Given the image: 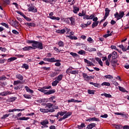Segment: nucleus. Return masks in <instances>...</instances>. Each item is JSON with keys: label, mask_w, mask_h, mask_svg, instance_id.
<instances>
[{"label": "nucleus", "mask_w": 129, "mask_h": 129, "mask_svg": "<svg viewBox=\"0 0 129 129\" xmlns=\"http://www.w3.org/2000/svg\"><path fill=\"white\" fill-rule=\"evenodd\" d=\"M41 106L42 108L39 109L40 112L48 113V109L52 108V107H53V104H51L50 103H42Z\"/></svg>", "instance_id": "obj_1"}, {"label": "nucleus", "mask_w": 129, "mask_h": 129, "mask_svg": "<svg viewBox=\"0 0 129 129\" xmlns=\"http://www.w3.org/2000/svg\"><path fill=\"white\" fill-rule=\"evenodd\" d=\"M27 43L32 44V49H40L42 50L43 49V44L42 42H39L38 41H35L34 40H28Z\"/></svg>", "instance_id": "obj_2"}, {"label": "nucleus", "mask_w": 129, "mask_h": 129, "mask_svg": "<svg viewBox=\"0 0 129 129\" xmlns=\"http://www.w3.org/2000/svg\"><path fill=\"white\" fill-rule=\"evenodd\" d=\"M38 91H40V92H43L44 94H45L46 95H49L50 94L55 93V90H51L47 91V90H45V88H44V87L39 88L38 89Z\"/></svg>", "instance_id": "obj_3"}, {"label": "nucleus", "mask_w": 129, "mask_h": 129, "mask_svg": "<svg viewBox=\"0 0 129 129\" xmlns=\"http://www.w3.org/2000/svg\"><path fill=\"white\" fill-rule=\"evenodd\" d=\"M123 16H124V12H123V11L119 12V14L116 12V14H114V17L117 20H120V19L123 18Z\"/></svg>", "instance_id": "obj_4"}, {"label": "nucleus", "mask_w": 129, "mask_h": 129, "mask_svg": "<svg viewBox=\"0 0 129 129\" xmlns=\"http://www.w3.org/2000/svg\"><path fill=\"white\" fill-rule=\"evenodd\" d=\"M13 118H15V119H17L18 120H28L29 119V118L25 117H18V115H13Z\"/></svg>", "instance_id": "obj_5"}, {"label": "nucleus", "mask_w": 129, "mask_h": 129, "mask_svg": "<svg viewBox=\"0 0 129 129\" xmlns=\"http://www.w3.org/2000/svg\"><path fill=\"white\" fill-rule=\"evenodd\" d=\"M71 114H72V112H68L67 114L64 115L62 117L59 118L58 119V121H62V120H63L64 119H66V118H68V117H69V116H70V115H71Z\"/></svg>", "instance_id": "obj_6"}, {"label": "nucleus", "mask_w": 129, "mask_h": 129, "mask_svg": "<svg viewBox=\"0 0 129 129\" xmlns=\"http://www.w3.org/2000/svg\"><path fill=\"white\" fill-rule=\"evenodd\" d=\"M83 77L84 78V80L86 81H89L91 79H93V77L92 76H89L86 73H83Z\"/></svg>", "instance_id": "obj_7"}, {"label": "nucleus", "mask_w": 129, "mask_h": 129, "mask_svg": "<svg viewBox=\"0 0 129 129\" xmlns=\"http://www.w3.org/2000/svg\"><path fill=\"white\" fill-rule=\"evenodd\" d=\"M72 36H74V32H71L70 34L69 35L67 36V37L70 38L71 40H78V38H77V37Z\"/></svg>", "instance_id": "obj_8"}, {"label": "nucleus", "mask_w": 129, "mask_h": 129, "mask_svg": "<svg viewBox=\"0 0 129 129\" xmlns=\"http://www.w3.org/2000/svg\"><path fill=\"white\" fill-rule=\"evenodd\" d=\"M13 93L12 92L7 91L0 93L1 96H7V95H11Z\"/></svg>", "instance_id": "obj_9"}, {"label": "nucleus", "mask_w": 129, "mask_h": 129, "mask_svg": "<svg viewBox=\"0 0 129 129\" xmlns=\"http://www.w3.org/2000/svg\"><path fill=\"white\" fill-rule=\"evenodd\" d=\"M54 15V14L53 13V12H51L49 14V16H50V17H49V19H51V20H56V21H60V18L59 17H56L55 16H52Z\"/></svg>", "instance_id": "obj_10"}, {"label": "nucleus", "mask_w": 129, "mask_h": 129, "mask_svg": "<svg viewBox=\"0 0 129 129\" xmlns=\"http://www.w3.org/2000/svg\"><path fill=\"white\" fill-rule=\"evenodd\" d=\"M29 12H33V13H37V9L35 6L31 5L28 9Z\"/></svg>", "instance_id": "obj_11"}, {"label": "nucleus", "mask_w": 129, "mask_h": 129, "mask_svg": "<svg viewBox=\"0 0 129 129\" xmlns=\"http://www.w3.org/2000/svg\"><path fill=\"white\" fill-rule=\"evenodd\" d=\"M84 61L87 64V66H95V64H94V63L88 60L87 59H84Z\"/></svg>", "instance_id": "obj_12"}, {"label": "nucleus", "mask_w": 129, "mask_h": 129, "mask_svg": "<svg viewBox=\"0 0 129 129\" xmlns=\"http://www.w3.org/2000/svg\"><path fill=\"white\" fill-rule=\"evenodd\" d=\"M117 63V59H116L115 58H112L110 61V64L113 66V67H114L116 66V64Z\"/></svg>", "instance_id": "obj_13"}, {"label": "nucleus", "mask_w": 129, "mask_h": 129, "mask_svg": "<svg viewBox=\"0 0 129 129\" xmlns=\"http://www.w3.org/2000/svg\"><path fill=\"white\" fill-rule=\"evenodd\" d=\"M96 125V123H91L89 124V125H88V126H87V129H92V128H93V127H95Z\"/></svg>", "instance_id": "obj_14"}, {"label": "nucleus", "mask_w": 129, "mask_h": 129, "mask_svg": "<svg viewBox=\"0 0 129 129\" xmlns=\"http://www.w3.org/2000/svg\"><path fill=\"white\" fill-rule=\"evenodd\" d=\"M60 60L59 59H56V58H55L54 57H51L50 58H49V61L48 62H50L51 63L53 62H60Z\"/></svg>", "instance_id": "obj_15"}, {"label": "nucleus", "mask_w": 129, "mask_h": 129, "mask_svg": "<svg viewBox=\"0 0 129 129\" xmlns=\"http://www.w3.org/2000/svg\"><path fill=\"white\" fill-rule=\"evenodd\" d=\"M105 19H106L109 15V12H110V10H109L108 8H106L105 10Z\"/></svg>", "instance_id": "obj_16"}, {"label": "nucleus", "mask_w": 129, "mask_h": 129, "mask_svg": "<svg viewBox=\"0 0 129 129\" xmlns=\"http://www.w3.org/2000/svg\"><path fill=\"white\" fill-rule=\"evenodd\" d=\"M101 96H105L107 98H111V97H112L111 95L107 94L106 93L101 94Z\"/></svg>", "instance_id": "obj_17"}, {"label": "nucleus", "mask_w": 129, "mask_h": 129, "mask_svg": "<svg viewBox=\"0 0 129 129\" xmlns=\"http://www.w3.org/2000/svg\"><path fill=\"white\" fill-rule=\"evenodd\" d=\"M1 4H2L3 6H7V5H10L11 2L9 0L2 1Z\"/></svg>", "instance_id": "obj_18"}, {"label": "nucleus", "mask_w": 129, "mask_h": 129, "mask_svg": "<svg viewBox=\"0 0 129 129\" xmlns=\"http://www.w3.org/2000/svg\"><path fill=\"white\" fill-rule=\"evenodd\" d=\"M60 73V72L59 71L51 73L50 74L51 77H55V76H57L58 74Z\"/></svg>", "instance_id": "obj_19"}, {"label": "nucleus", "mask_w": 129, "mask_h": 129, "mask_svg": "<svg viewBox=\"0 0 129 129\" xmlns=\"http://www.w3.org/2000/svg\"><path fill=\"white\" fill-rule=\"evenodd\" d=\"M111 55L112 59H116L117 58V53L116 51H113Z\"/></svg>", "instance_id": "obj_20"}, {"label": "nucleus", "mask_w": 129, "mask_h": 129, "mask_svg": "<svg viewBox=\"0 0 129 129\" xmlns=\"http://www.w3.org/2000/svg\"><path fill=\"white\" fill-rule=\"evenodd\" d=\"M40 124H41V125H47V124H49V121H48V120L45 119L41 122Z\"/></svg>", "instance_id": "obj_21"}, {"label": "nucleus", "mask_w": 129, "mask_h": 129, "mask_svg": "<svg viewBox=\"0 0 129 129\" xmlns=\"http://www.w3.org/2000/svg\"><path fill=\"white\" fill-rule=\"evenodd\" d=\"M66 32V30L65 29L62 30H57L56 31V33L57 34H64Z\"/></svg>", "instance_id": "obj_22"}, {"label": "nucleus", "mask_w": 129, "mask_h": 129, "mask_svg": "<svg viewBox=\"0 0 129 129\" xmlns=\"http://www.w3.org/2000/svg\"><path fill=\"white\" fill-rule=\"evenodd\" d=\"M70 21H71V24L73 26H74L75 25V18L73 17H71L69 18Z\"/></svg>", "instance_id": "obj_23"}, {"label": "nucleus", "mask_w": 129, "mask_h": 129, "mask_svg": "<svg viewBox=\"0 0 129 129\" xmlns=\"http://www.w3.org/2000/svg\"><path fill=\"white\" fill-rule=\"evenodd\" d=\"M98 24H99V21H96V22H93L92 25V28H93V29H94V28H95V27H97V26L98 25Z\"/></svg>", "instance_id": "obj_24"}, {"label": "nucleus", "mask_w": 129, "mask_h": 129, "mask_svg": "<svg viewBox=\"0 0 129 129\" xmlns=\"http://www.w3.org/2000/svg\"><path fill=\"white\" fill-rule=\"evenodd\" d=\"M25 88L27 92H30V93H34V91H33V90H31L30 89H29V87L26 86L25 87Z\"/></svg>", "instance_id": "obj_25"}, {"label": "nucleus", "mask_w": 129, "mask_h": 129, "mask_svg": "<svg viewBox=\"0 0 129 129\" xmlns=\"http://www.w3.org/2000/svg\"><path fill=\"white\" fill-rule=\"evenodd\" d=\"M16 78L19 79V80H23L24 79V77L21 74H17L16 75Z\"/></svg>", "instance_id": "obj_26"}, {"label": "nucleus", "mask_w": 129, "mask_h": 129, "mask_svg": "<svg viewBox=\"0 0 129 129\" xmlns=\"http://www.w3.org/2000/svg\"><path fill=\"white\" fill-rule=\"evenodd\" d=\"M78 12H79V8L76 7V6H74L73 12L75 14H77V13H78Z\"/></svg>", "instance_id": "obj_27"}, {"label": "nucleus", "mask_w": 129, "mask_h": 129, "mask_svg": "<svg viewBox=\"0 0 129 129\" xmlns=\"http://www.w3.org/2000/svg\"><path fill=\"white\" fill-rule=\"evenodd\" d=\"M119 90L121 91V92H128L127 91H126V90H125V89H124V88L122 87H120L119 86L118 87Z\"/></svg>", "instance_id": "obj_28"}, {"label": "nucleus", "mask_w": 129, "mask_h": 129, "mask_svg": "<svg viewBox=\"0 0 129 129\" xmlns=\"http://www.w3.org/2000/svg\"><path fill=\"white\" fill-rule=\"evenodd\" d=\"M102 86H110V83L108 82H104L101 84Z\"/></svg>", "instance_id": "obj_29"}, {"label": "nucleus", "mask_w": 129, "mask_h": 129, "mask_svg": "<svg viewBox=\"0 0 129 129\" xmlns=\"http://www.w3.org/2000/svg\"><path fill=\"white\" fill-rule=\"evenodd\" d=\"M32 48V46H26L23 48V51H29V50H31Z\"/></svg>", "instance_id": "obj_30"}, {"label": "nucleus", "mask_w": 129, "mask_h": 129, "mask_svg": "<svg viewBox=\"0 0 129 129\" xmlns=\"http://www.w3.org/2000/svg\"><path fill=\"white\" fill-rule=\"evenodd\" d=\"M67 113H68V112H67V111H60V112H58V114H59V115H60V116H63V115H65V114H67Z\"/></svg>", "instance_id": "obj_31"}, {"label": "nucleus", "mask_w": 129, "mask_h": 129, "mask_svg": "<svg viewBox=\"0 0 129 129\" xmlns=\"http://www.w3.org/2000/svg\"><path fill=\"white\" fill-rule=\"evenodd\" d=\"M62 78H63V75H60L58 76H57L56 80L59 82V81H61V80H62Z\"/></svg>", "instance_id": "obj_32"}, {"label": "nucleus", "mask_w": 129, "mask_h": 129, "mask_svg": "<svg viewBox=\"0 0 129 129\" xmlns=\"http://www.w3.org/2000/svg\"><path fill=\"white\" fill-rule=\"evenodd\" d=\"M22 68H25L26 70L29 69V65L27 63H24L22 65Z\"/></svg>", "instance_id": "obj_33"}, {"label": "nucleus", "mask_w": 129, "mask_h": 129, "mask_svg": "<svg viewBox=\"0 0 129 129\" xmlns=\"http://www.w3.org/2000/svg\"><path fill=\"white\" fill-rule=\"evenodd\" d=\"M88 42L90 43V44H92V43H94V40L92 39L91 37H89L87 39Z\"/></svg>", "instance_id": "obj_34"}, {"label": "nucleus", "mask_w": 129, "mask_h": 129, "mask_svg": "<svg viewBox=\"0 0 129 129\" xmlns=\"http://www.w3.org/2000/svg\"><path fill=\"white\" fill-rule=\"evenodd\" d=\"M119 48L122 49V51H126V48L123 46V45L121 44L118 46Z\"/></svg>", "instance_id": "obj_35"}, {"label": "nucleus", "mask_w": 129, "mask_h": 129, "mask_svg": "<svg viewBox=\"0 0 129 129\" xmlns=\"http://www.w3.org/2000/svg\"><path fill=\"white\" fill-rule=\"evenodd\" d=\"M23 96L25 98H27V99H31V98H32V96L28 94H24Z\"/></svg>", "instance_id": "obj_36"}, {"label": "nucleus", "mask_w": 129, "mask_h": 129, "mask_svg": "<svg viewBox=\"0 0 129 129\" xmlns=\"http://www.w3.org/2000/svg\"><path fill=\"white\" fill-rule=\"evenodd\" d=\"M58 83H59V82H58V81H57V80H56L52 82V86H57V84H58Z\"/></svg>", "instance_id": "obj_37"}, {"label": "nucleus", "mask_w": 129, "mask_h": 129, "mask_svg": "<svg viewBox=\"0 0 129 129\" xmlns=\"http://www.w3.org/2000/svg\"><path fill=\"white\" fill-rule=\"evenodd\" d=\"M83 127H85V124L84 123H82L80 125H78V128L79 129H82Z\"/></svg>", "instance_id": "obj_38"}, {"label": "nucleus", "mask_w": 129, "mask_h": 129, "mask_svg": "<svg viewBox=\"0 0 129 129\" xmlns=\"http://www.w3.org/2000/svg\"><path fill=\"white\" fill-rule=\"evenodd\" d=\"M78 54H79L80 55H85L86 52L83 50H81L79 51Z\"/></svg>", "instance_id": "obj_39"}, {"label": "nucleus", "mask_w": 129, "mask_h": 129, "mask_svg": "<svg viewBox=\"0 0 129 129\" xmlns=\"http://www.w3.org/2000/svg\"><path fill=\"white\" fill-rule=\"evenodd\" d=\"M15 60H17V57H11L8 59V62H12V61H15Z\"/></svg>", "instance_id": "obj_40"}, {"label": "nucleus", "mask_w": 129, "mask_h": 129, "mask_svg": "<svg viewBox=\"0 0 129 129\" xmlns=\"http://www.w3.org/2000/svg\"><path fill=\"white\" fill-rule=\"evenodd\" d=\"M11 115L10 113L9 114H6L3 115V117H2V119H5V118H7V117H9V116H10V115Z\"/></svg>", "instance_id": "obj_41"}, {"label": "nucleus", "mask_w": 129, "mask_h": 129, "mask_svg": "<svg viewBox=\"0 0 129 129\" xmlns=\"http://www.w3.org/2000/svg\"><path fill=\"white\" fill-rule=\"evenodd\" d=\"M58 45L59 46V47H64V42H63L62 41H59L58 42Z\"/></svg>", "instance_id": "obj_42"}, {"label": "nucleus", "mask_w": 129, "mask_h": 129, "mask_svg": "<svg viewBox=\"0 0 129 129\" xmlns=\"http://www.w3.org/2000/svg\"><path fill=\"white\" fill-rule=\"evenodd\" d=\"M16 99H17V97H14L10 98L9 99V100L10 101H11V102H14V101L16 100Z\"/></svg>", "instance_id": "obj_43"}, {"label": "nucleus", "mask_w": 129, "mask_h": 129, "mask_svg": "<svg viewBox=\"0 0 129 129\" xmlns=\"http://www.w3.org/2000/svg\"><path fill=\"white\" fill-rule=\"evenodd\" d=\"M88 50L89 52H95V51H96V49L94 48H89Z\"/></svg>", "instance_id": "obj_44"}, {"label": "nucleus", "mask_w": 129, "mask_h": 129, "mask_svg": "<svg viewBox=\"0 0 129 129\" xmlns=\"http://www.w3.org/2000/svg\"><path fill=\"white\" fill-rule=\"evenodd\" d=\"M1 25H2V26H4V27H6L7 29H9V25H8V24L5 23H1Z\"/></svg>", "instance_id": "obj_45"}, {"label": "nucleus", "mask_w": 129, "mask_h": 129, "mask_svg": "<svg viewBox=\"0 0 129 129\" xmlns=\"http://www.w3.org/2000/svg\"><path fill=\"white\" fill-rule=\"evenodd\" d=\"M14 24L15 28H17V27H18L20 25V23L17 21H14Z\"/></svg>", "instance_id": "obj_46"}, {"label": "nucleus", "mask_w": 129, "mask_h": 129, "mask_svg": "<svg viewBox=\"0 0 129 129\" xmlns=\"http://www.w3.org/2000/svg\"><path fill=\"white\" fill-rule=\"evenodd\" d=\"M72 69L73 68L71 67L68 69L66 71L67 74H68V73H70L71 71H72Z\"/></svg>", "instance_id": "obj_47"}, {"label": "nucleus", "mask_w": 129, "mask_h": 129, "mask_svg": "<svg viewBox=\"0 0 129 129\" xmlns=\"http://www.w3.org/2000/svg\"><path fill=\"white\" fill-rule=\"evenodd\" d=\"M6 79H7V77L5 76L0 77V81H4V80H6Z\"/></svg>", "instance_id": "obj_48"}, {"label": "nucleus", "mask_w": 129, "mask_h": 129, "mask_svg": "<svg viewBox=\"0 0 129 129\" xmlns=\"http://www.w3.org/2000/svg\"><path fill=\"white\" fill-rule=\"evenodd\" d=\"M111 49H113L114 50H115L116 51H118V49L116 48V46L115 45H111L110 46Z\"/></svg>", "instance_id": "obj_49"}, {"label": "nucleus", "mask_w": 129, "mask_h": 129, "mask_svg": "<svg viewBox=\"0 0 129 129\" xmlns=\"http://www.w3.org/2000/svg\"><path fill=\"white\" fill-rule=\"evenodd\" d=\"M70 54L72 55L73 57H77V56H78V54H77V53L72 52L70 53Z\"/></svg>", "instance_id": "obj_50"}, {"label": "nucleus", "mask_w": 129, "mask_h": 129, "mask_svg": "<svg viewBox=\"0 0 129 129\" xmlns=\"http://www.w3.org/2000/svg\"><path fill=\"white\" fill-rule=\"evenodd\" d=\"M92 121H99V119H98L96 117H92Z\"/></svg>", "instance_id": "obj_51"}, {"label": "nucleus", "mask_w": 129, "mask_h": 129, "mask_svg": "<svg viewBox=\"0 0 129 129\" xmlns=\"http://www.w3.org/2000/svg\"><path fill=\"white\" fill-rule=\"evenodd\" d=\"M110 36H112L111 33L105 34L103 35V37H104V38H107L108 37H110Z\"/></svg>", "instance_id": "obj_52"}, {"label": "nucleus", "mask_w": 129, "mask_h": 129, "mask_svg": "<svg viewBox=\"0 0 129 129\" xmlns=\"http://www.w3.org/2000/svg\"><path fill=\"white\" fill-rule=\"evenodd\" d=\"M88 93L89 94H94V91L91 90H88Z\"/></svg>", "instance_id": "obj_53"}, {"label": "nucleus", "mask_w": 129, "mask_h": 129, "mask_svg": "<svg viewBox=\"0 0 129 129\" xmlns=\"http://www.w3.org/2000/svg\"><path fill=\"white\" fill-rule=\"evenodd\" d=\"M53 49L55 50L56 52H59V53H60V52H61V51H63L62 50H59V49L57 48V47H54Z\"/></svg>", "instance_id": "obj_54"}, {"label": "nucleus", "mask_w": 129, "mask_h": 129, "mask_svg": "<svg viewBox=\"0 0 129 129\" xmlns=\"http://www.w3.org/2000/svg\"><path fill=\"white\" fill-rule=\"evenodd\" d=\"M95 17V14H92L90 16H89V20H92Z\"/></svg>", "instance_id": "obj_55"}, {"label": "nucleus", "mask_w": 129, "mask_h": 129, "mask_svg": "<svg viewBox=\"0 0 129 129\" xmlns=\"http://www.w3.org/2000/svg\"><path fill=\"white\" fill-rule=\"evenodd\" d=\"M64 22H66V23H67V24L70 25V19H69V18L65 19Z\"/></svg>", "instance_id": "obj_56"}, {"label": "nucleus", "mask_w": 129, "mask_h": 129, "mask_svg": "<svg viewBox=\"0 0 129 129\" xmlns=\"http://www.w3.org/2000/svg\"><path fill=\"white\" fill-rule=\"evenodd\" d=\"M105 77L106 78H107L108 79H111V78H113V77H112V76L109 75L105 76Z\"/></svg>", "instance_id": "obj_57"}, {"label": "nucleus", "mask_w": 129, "mask_h": 129, "mask_svg": "<svg viewBox=\"0 0 129 129\" xmlns=\"http://www.w3.org/2000/svg\"><path fill=\"white\" fill-rule=\"evenodd\" d=\"M114 114H115L116 115H121L122 116L124 115V114H123V113L119 112H115L114 113Z\"/></svg>", "instance_id": "obj_58"}, {"label": "nucleus", "mask_w": 129, "mask_h": 129, "mask_svg": "<svg viewBox=\"0 0 129 129\" xmlns=\"http://www.w3.org/2000/svg\"><path fill=\"white\" fill-rule=\"evenodd\" d=\"M108 117V115H107V114H105L104 115H102L100 116V117H103L104 118H107V117Z\"/></svg>", "instance_id": "obj_59"}, {"label": "nucleus", "mask_w": 129, "mask_h": 129, "mask_svg": "<svg viewBox=\"0 0 129 129\" xmlns=\"http://www.w3.org/2000/svg\"><path fill=\"white\" fill-rule=\"evenodd\" d=\"M12 33H13V34H15V35H18V34H19V32H18L17 30H13V31H12Z\"/></svg>", "instance_id": "obj_60"}, {"label": "nucleus", "mask_w": 129, "mask_h": 129, "mask_svg": "<svg viewBox=\"0 0 129 129\" xmlns=\"http://www.w3.org/2000/svg\"><path fill=\"white\" fill-rule=\"evenodd\" d=\"M83 19L84 20H85L86 19V20H89V16L88 15H85L84 17H83Z\"/></svg>", "instance_id": "obj_61"}, {"label": "nucleus", "mask_w": 129, "mask_h": 129, "mask_svg": "<svg viewBox=\"0 0 129 129\" xmlns=\"http://www.w3.org/2000/svg\"><path fill=\"white\" fill-rule=\"evenodd\" d=\"M20 83V81H15L14 82V85H17Z\"/></svg>", "instance_id": "obj_62"}, {"label": "nucleus", "mask_w": 129, "mask_h": 129, "mask_svg": "<svg viewBox=\"0 0 129 129\" xmlns=\"http://www.w3.org/2000/svg\"><path fill=\"white\" fill-rule=\"evenodd\" d=\"M70 73H71V74L75 75L77 73V71H71Z\"/></svg>", "instance_id": "obj_63"}, {"label": "nucleus", "mask_w": 129, "mask_h": 129, "mask_svg": "<svg viewBox=\"0 0 129 129\" xmlns=\"http://www.w3.org/2000/svg\"><path fill=\"white\" fill-rule=\"evenodd\" d=\"M123 129H129V125H125L122 127Z\"/></svg>", "instance_id": "obj_64"}]
</instances>
